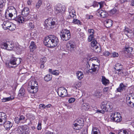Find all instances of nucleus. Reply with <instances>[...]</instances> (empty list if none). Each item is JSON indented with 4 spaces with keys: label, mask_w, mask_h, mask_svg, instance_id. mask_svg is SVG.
Masks as SVG:
<instances>
[{
    "label": "nucleus",
    "mask_w": 134,
    "mask_h": 134,
    "mask_svg": "<svg viewBox=\"0 0 134 134\" xmlns=\"http://www.w3.org/2000/svg\"><path fill=\"white\" fill-rule=\"evenodd\" d=\"M59 41L58 38L54 35H50L45 38L44 43L49 47L53 48L57 45Z\"/></svg>",
    "instance_id": "nucleus-1"
},
{
    "label": "nucleus",
    "mask_w": 134,
    "mask_h": 134,
    "mask_svg": "<svg viewBox=\"0 0 134 134\" xmlns=\"http://www.w3.org/2000/svg\"><path fill=\"white\" fill-rule=\"evenodd\" d=\"M112 103L110 102H104L102 103L100 105L101 110H97V113L104 114L105 111H110L112 108Z\"/></svg>",
    "instance_id": "nucleus-2"
},
{
    "label": "nucleus",
    "mask_w": 134,
    "mask_h": 134,
    "mask_svg": "<svg viewBox=\"0 0 134 134\" xmlns=\"http://www.w3.org/2000/svg\"><path fill=\"white\" fill-rule=\"evenodd\" d=\"M38 85L36 81H31L29 83V86L27 88V90L30 93H36L38 90Z\"/></svg>",
    "instance_id": "nucleus-3"
},
{
    "label": "nucleus",
    "mask_w": 134,
    "mask_h": 134,
    "mask_svg": "<svg viewBox=\"0 0 134 134\" xmlns=\"http://www.w3.org/2000/svg\"><path fill=\"white\" fill-rule=\"evenodd\" d=\"M56 20L51 18L47 19L44 21V26L46 29L49 30L50 29L53 28L56 24Z\"/></svg>",
    "instance_id": "nucleus-4"
},
{
    "label": "nucleus",
    "mask_w": 134,
    "mask_h": 134,
    "mask_svg": "<svg viewBox=\"0 0 134 134\" xmlns=\"http://www.w3.org/2000/svg\"><path fill=\"white\" fill-rule=\"evenodd\" d=\"M60 36L63 41L68 40L71 37V34L69 30L66 29H63L61 31Z\"/></svg>",
    "instance_id": "nucleus-5"
},
{
    "label": "nucleus",
    "mask_w": 134,
    "mask_h": 134,
    "mask_svg": "<svg viewBox=\"0 0 134 134\" xmlns=\"http://www.w3.org/2000/svg\"><path fill=\"white\" fill-rule=\"evenodd\" d=\"M14 46V44L11 42L7 41L3 42L2 44L1 47L4 49L8 51H11L13 49Z\"/></svg>",
    "instance_id": "nucleus-6"
},
{
    "label": "nucleus",
    "mask_w": 134,
    "mask_h": 134,
    "mask_svg": "<svg viewBox=\"0 0 134 134\" xmlns=\"http://www.w3.org/2000/svg\"><path fill=\"white\" fill-rule=\"evenodd\" d=\"M111 120L112 121L119 122L122 120L120 114L118 112H115L111 114L110 115Z\"/></svg>",
    "instance_id": "nucleus-7"
},
{
    "label": "nucleus",
    "mask_w": 134,
    "mask_h": 134,
    "mask_svg": "<svg viewBox=\"0 0 134 134\" xmlns=\"http://www.w3.org/2000/svg\"><path fill=\"white\" fill-rule=\"evenodd\" d=\"M55 13L57 14L59 13H62L65 10V7L60 4H58L54 7Z\"/></svg>",
    "instance_id": "nucleus-8"
},
{
    "label": "nucleus",
    "mask_w": 134,
    "mask_h": 134,
    "mask_svg": "<svg viewBox=\"0 0 134 134\" xmlns=\"http://www.w3.org/2000/svg\"><path fill=\"white\" fill-rule=\"evenodd\" d=\"M57 92L58 95L61 97H64L67 96V90L64 87H61L58 88Z\"/></svg>",
    "instance_id": "nucleus-9"
},
{
    "label": "nucleus",
    "mask_w": 134,
    "mask_h": 134,
    "mask_svg": "<svg viewBox=\"0 0 134 134\" xmlns=\"http://www.w3.org/2000/svg\"><path fill=\"white\" fill-rule=\"evenodd\" d=\"M87 65V69L88 72H95L98 69V67L97 65H96L93 64H89L88 63Z\"/></svg>",
    "instance_id": "nucleus-10"
},
{
    "label": "nucleus",
    "mask_w": 134,
    "mask_h": 134,
    "mask_svg": "<svg viewBox=\"0 0 134 134\" xmlns=\"http://www.w3.org/2000/svg\"><path fill=\"white\" fill-rule=\"evenodd\" d=\"M98 45H99V44L98 43L96 40L93 41L91 43V45L93 47V49L96 52L98 53L100 52L101 49L100 47H98Z\"/></svg>",
    "instance_id": "nucleus-11"
},
{
    "label": "nucleus",
    "mask_w": 134,
    "mask_h": 134,
    "mask_svg": "<svg viewBox=\"0 0 134 134\" xmlns=\"http://www.w3.org/2000/svg\"><path fill=\"white\" fill-rule=\"evenodd\" d=\"M75 47V43L71 41H69L66 44L67 49L71 52L74 50Z\"/></svg>",
    "instance_id": "nucleus-12"
},
{
    "label": "nucleus",
    "mask_w": 134,
    "mask_h": 134,
    "mask_svg": "<svg viewBox=\"0 0 134 134\" xmlns=\"http://www.w3.org/2000/svg\"><path fill=\"white\" fill-rule=\"evenodd\" d=\"M69 15L68 16V18L69 19L72 18L75 19L76 18L75 12L73 7H70L69 8Z\"/></svg>",
    "instance_id": "nucleus-13"
},
{
    "label": "nucleus",
    "mask_w": 134,
    "mask_h": 134,
    "mask_svg": "<svg viewBox=\"0 0 134 134\" xmlns=\"http://www.w3.org/2000/svg\"><path fill=\"white\" fill-rule=\"evenodd\" d=\"M21 59L19 58H14L12 59L10 61V64L13 65H15L14 67L17 66L21 62Z\"/></svg>",
    "instance_id": "nucleus-14"
},
{
    "label": "nucleus",
    "mask_w": 134,
    "mask_h": 134,
    "mask_svg": "<svg viewBox=\"0 0 134 134\" xmlns=\"http://www.w3.org/2000/svg\"><path fill=\"white\" fill-rule=\"evenodd\" d=\"M97 14L98 16L102 18H104L108 15V13L106 11L100 9H98L97 10Z\"/></svg>",
    "instance_id": "nucleus-15"
},
{
    "label": "nucleus",
    "mask_w": 134,
    "mask_h": 134,
    "mask_svg": "<svg viewBox=\"0 0 134 134\" xmlns=\"http://www.w3.org/2000/svg\"><path fill=\"white\" fill-rule=\"evenodd\" d=\"M2 124L3 125L5 129L7 130H9L13 125V124L9 121H6Z\"/></svg>",
    "instance_id": "nucleus-16"
},
{
    "label": "nucleus",
    "mask_w": 134,
    "mask_h": 134,
    "mask_svg": "<svg viewBox=\"0 0 134 134\" xmlns=\"http://www.w3.org/2000/svg\"><path fill=\"white\" fill-rule=\"evenodd\" d=\"M30 10L29 8L27 7H25L22 11V14L26 18L29 14Z\"/></svg>",
    "instance_id": "nucleus-17"
},
{
    "label": "nucleus",
    "mask_w": 134,
    "mask_h": 134,
    "mask_svg": "<svg viewBox=\"0 0 134 134\" xmlns=\"http://www.w3.org/2000/svg\"><path fill=\"white\" fill-rule=\"evenodd\" d=\"M7 116L6 114L3 112H0V120L2 124L6 120Z\"/></svg>",
    "instance_id": "nucleus-18"
},
{
    "label": "nucleus",
    "mask_w": 134,
    "mask_h": 134,
    "mask_svg": "<svg viewBox=\"0 0 134 134\" xmlns=\"http://www.w3.org/2000/svg\"><path fill=\"white\" fill-rule=\"evenodd\" d=\"M29 19L25 17L21 16H18V18L16 19V20L19 23H22L27 20Z\"/></svg>",
    "instance_id": "nucleus-19"
},
{
    "label": "nucleus",
    "mask_w": 134,
    "mask_h": 134,
    "mask_svg": "<svg viewBox=\"0 0 134 134\" xmlns=\"http://www.w3.org/2000/svg\"><path fill=\"white\" fill-rule=\"evenodd\" d=\"M127 86L124 85L122 83L120 84L119 87L117 89L118 92H121L125 90Z\"/></svg>",
    "instance_id": "nucleus-20"
},
{
    "label": "nucleus",
    "mask_w": 134,
    "mask_h": 134,
    "mask_svg": "<svg viewBox=\"0 0 134 134\" xmlns=\"http://www.w3.org/2000/svg\"><path fill=\"white\" fill-rule=\"evenodd\" d=\"M12 24L8 21H4L3 23V27L5 30L8 29V28H9Z\"/></svg>",
    "instance_id": "nucleus-21"
},
{
    "label": "nucleus",
    "mask_w": 134,
    "mask_h": 134,
    "mask_svg": "<svg viewBox=\"0 0 134 134\" xmlns=\"http://www.w3.org/2000/svg\"><path fill=\"white\" fill-rule=\"evenodd\" d=\"M113 21L110 19H107L104 21V24L107 27H111L113 24Z\"/></svg>",
    "instance_id": "nucleus-22"
},
{
    "label": "nucleus",
    "mask_w": 134,
    "mask_h": 134,
    "mask_svg": "<svg viewBox=\"0 0 134 134\" xmlns=\"http://www.w3.org/2000/svg\"><path fill=\"white\" fill-rule=\"evenodd\" d=\"M133 50V48L129 47H126L125 49L123 51L125 53H128L129 54H131V52Z\"/></svg>",
    "instance_id": "nucleus-23"
},
{
    "label": "nucleus",
    "mask_w": 134,
    "mask_h": 134,
    "mask_svg": "<svg viewBox=\"0 0 134 134\" xmlns=\"http://www.w3.org/2000/svg\"><path fill=\"white\" fill-rule=\"evenodd\" d=\"M11 10L12 11L11 12H15V13H14V15H15L16 16V15H17V12L16 9L13 6H11L9 7L6 10V12H8V13H9L11 12Z\"/></svg>",
    "instance_id": "nucleus-24"
},
{
    "label": "nucleus",
    "mask_w": 134,
    "mask_h": 134,
    "mask_svg": "<svg viewBox=\"0 0 134 134\" xmlns=\"http://www.w3.org/2000/svg\"><path fill=\"white\" fill-rule=\"evenodd\" d=\"M24 126H20L18 127L16 130L17 132L19 134H23L24 133L23 130Z\"/></svg>",
    "instance_id": "nucleus-25"
},
{
    "label": "nucleus",
    "mask_w": 134,
    "mask_h": 134,
    "mask_svg": "<svg viewBox=\"0 0 134 134\" xmlns=\"http://www.w3.org/2000/svg\"><path fill=\"white\" fill-rule=\"evenodd\" d=\"M90 106L89 104L87 103H83L82 104L81 109L82 110H87L89 109Z\"/></svg>",
    "instance_id": "nucleus-26"
},
{
    "label": "nucleus",
    "mask_w": 134,
    "mask_h": 134,
    "mask_svg": "<svg viewBox=\"0 0 134 134\" xmlns=\"http://www.w3.org/2000/svg\"><path fill=\"white\" fill-rule=\"evenodd\" d=\"M25 91L24 88H21L19 91L18 95L20 97H23L25 96Z\"/></svg>",
    "instance_id": "nucleus-27"
},
{
    "label": "nucleus",
    "mask_w": 134,
    "mask_h": 134,
    "mask_svg": "<svg viewBox=\"0 0 134 134\" xmlns=\"http://www.w3.org/2000/svg\"><path fill=\"white\" fill-rule=\"evenodd\" d=\"M76 74L77 78L79 80H81L84 76L83 73L80 71H77Z\"/></svg>",
    "instance_id": "nucleus-28"
},
{
    "label": "nucleus",
    "mask_w": 134,
    "mask_h": 134,
    "mask_svg": "<svg viewBox=\"0 0 134 134\" xmlns=\"http://www.w3.org/2000/svg\"><path fill=\"white\" fill-rule=\"evenodd\" d=\"M82 127V126H80V125L75 123L73 124L72 126L73 129L76 130H79Z\"/></svg>",
    "instance_id": "nucleus-29"
},
{
    "label": "nucleus",
    "mask_w": 134,
    "mask_h": 134,
    "mask_svg": "<svg viewBox=\"0 0 134 134\" xmlns=\"http://www.w3.org/2000/svg\"><path fill=\"white\" fill-rule=\"evenodd\" d=\"M52 78V75L49 74H47L44 77V80L45 81L48 82L51 81Z\"/></svg>",
    "instance_id": "nucleus-30"
},
{
    "label": "nucleus",
    "mask_w": 134,
    "mask_h": 134,
    "mask_svg": "<svg viewBox=\"0 0 134 134\" xmlns=\"http://www.w3.org/2000/svg\"><path fill=\"white\" fill-rule=\"evenodd\" d=\"M29 48L31 51L32 52L36 48V46L34 42L32 41L31 42Z\"/></svg>",
    "instance_id": "nucleus-31"
},
{
    "label": "nucleus",
    "mask_w": 134,
    "mask_h": 134,
    "mask_svg": "<svg viewBox=\"0 0 134 134\" xmlns=\"http://www.w3.org/2000/svg\"><path fill=\"white\" fill-rule=\"evenodd\" d=\"M115 70L116 71L118 70H123V68L122 66L120 63H118L116 64L115 67H114Z\"/></svg>",
    "instance_id": "nucleus-32"
},
{
    "label": "nucleus",
    "mask_w": 134,
    "mask_h": 134,
    "mask_svg": "<svg viewBox=\"0 0 134 134\" xmlns=\"http://www.w3.org/2000/svg\"><path fill=\"white\" fill-rule=\"evenodd\" d=\"M81 86V82L79 81H76L73 85L72 87L74 88V89H77L78 87H80Z\"/></svg>",
    "instance_id": "nucleus-33"
},
{
    "label": "nucleus",
    "mask_w": 134,
    "mask_h": 134,
    "mask_svg": "<svg viewBox=\"0 0 134 134\" xmlns=\"http://www.w3.org/2000/svg\"><path fill=\"white\" fill-rule=\"evenodd\" d=\"M14 97L13 96H10L9 97L7 98H3L2 99V101L3 102H5L7 101L11 100L14 99Z\"/></svg>",
    "instance_id": "nucleus-34"
},
{
    "label": "nucleus",
    "mask_w": 134,
    "mask_h": 134,
    "mask_svg": "<svg viewBox=\"0 0 134 134\" xmlns=\"http://www.w3.org/2000/svg\"><path fill=\"white\" fill-rule=\"evenodd\" d=\"M83 120L82 119H78L74 123L77 124L79 125H80V126H82L83 124Z\"/></svg>",
    "instance_id": "nucleus-35"
},
{
    "label": "nucleus",
    "mask_w": 134,
    "mask_h": 134,
    "mask_svg": "<svg viewBox=\"0 0 134 134\" xmlns=\"http://www.w3.org/2000/svg\"><path fill=\"white\" fill-rule=\"evenodd\" d=\"M19 118L20 123H24L26 122L27 119L24 116L21 115L20 116Z\"/></svg>",
    "instance_id": "nucleus-36"
},
{
    "label": "nucleus",
    "mask_w": 134,
    "mask_h": 134,
    "mask_svg": "<svg viewBox=\"0 0 134 134\" xmlns=\"http://www.w3.org/2000/svg\"><path fill=\"white\" fill-rule=\"evenodd\" d=\"M118 134H130V133H129L127 130L121 129L119 131Z\"/></svg>",
    "instance_id": "nucleus-37"
},
{
    "label": "nucleus",
    "mask_w": 134,
    "mask_h": 134,
    "mask_svg": "<svg viewBox=\"0 0 134 134\" xmlns=\"http://www.w3.org/2000/svg\"><path fill=\"white\" fill-rule=\"evenodd\" d=\"M91 134H100V133L97 128L94 127L92 129Z\"/></svg>",
    "instance_id": "nucleus-38"
},
{
    "label": "nucleus",
    "mask_w": 134,
    "mask_h": 134,
    "mask_svg": "<svg viewBox=\"0 0 134 134\" xmlns=\"http://www.w3.org/2000/svg\"><path fill=\"white\" fill-rule=\"evenodd\" d=\"M94 94L95 97L99 98H100L102 95L101 92L99 91H95Z\"/></svg>",
    "instance_id": "nucleus-39"
},
{
    "label": "nucleus",
    "mask_w": 134,
    "mask_h": 134,
    "mask_svg": "<svg viewBox=\"0 0 134 134\" xmlns=\"http://www.w3.org/2000/svg\"><path fill=\"white\" fill-rule=\"evenodd\" d=\"M46 8L48 11L50 13H51L53 11L52 8H51L49 3H48L47 4Z\"/></svg>",
    "instance_id": "nucleus-40"
},
{
    "label": "nucleus",
    "mask_w": 134,
    "mask_h": 134,
    "mask_svg": "<svg viewBox=\"0 0 134 134\" xmlns=\"http://www.w3.org/2000/svg\"><path fill=\"white\" fill-rule=\"evenodd\" d=\"M102 82L103 84L106 85L109 82V81L106 79L105 77H103L102 78Z\"/></svg>",
    "instance_id": "nucleus-41"
},
{
    "label": "nucleus",
    "mask_w": 134,
    "mask_h": 134,
    "mask_svg": "<svg viewBox=\"0 0 134 134\" xmlns=\"http://www.w3.org/2000/svg\"><path fill=\"white\" fill-rule=\"evenodd\" d=\"M94 40H96L94 38V35H90L88 37V41L89 42L92 41Z\"/></svg>",
    "instance_id": "nucleus-42"
},
{
    "label": "nucleus",
    "mask_w": 134,
    "mask_h": 134,
    "mask_svg": "<svg viewBox=\"0 0 134 134\" xmlns=\"http://www.w3.org/2000/svg\"><path fill=\"white\" fill-rule=\"evenodd\" d=\"M42 4V2L41 0H39L36 3L35 7L36 9H38Z\"/></svg>",
    "instance_id": "nucleus-43"
},
{
    "label": "nucleus",
    "mask_w": 134,
    "mask_h": 134,
    "mask_svg": "<svg viewBox=\"0 0 134 134\" xmlns=\"http://www.w3.org/2000/svg\"><path fill=\"white\" fill-rule=\"evenodd\" d=\"M23 129L24 133L25 134H29V133L30 131L26 126H24Z\"/></svg>",
    "instance_id": "nucleus-44"
},
{
    "label": "nucleus",
    "mask_w": 134,
    "mask_h": 134,
    "mask_svg": "<svg viewBox=\"0 0 134 134\" xmlns=\"http://www.w3.org/2000/svg\"><path fill=\"white\" fill-rule=\"evenodd\" d=\"M124 31L126 33H131L132 32V30L126 27H125V29L124 30Z\"/></svg>",
    "instance_id": "nucleus-45"
},
{
    "label": "nucleus",
    "mask_w": 134,
    "mask_h": 134,
    "mask_svg": "<svg viewBox=\"0 0 134 134\" xmlns=\"http://www.w3.org/2000/svg\"><path fill=\"white\" fill-rule=\"evenodd\" d=\"M15 13L14 12H9V13H8V12H5V16H6L7 15H9V17L10 18H11L13 16V14H14V13Z\"/></svg>",
    "instance_id": "nucleus-46"
},
{
    "label": "nucleus",
    "mask_w": 134,
    "mask_h": 134,
    "mask_svg": "<svg viewBox=\"0 0 134 134\" xmlns=\"http://www.w3.org/2000/svg\"><path fill=\"white\" fill-rule=\"evenodd\" d=\"M15 28L16 26L15 25L12 23V24H11L10 26L9 27V28H8V29L10 31H13L15 30Z\"/></svg>",
    "instance_id": "nucleus-47"
},
{
    "label": "nucleus",
    "mask_w": 134,
    "mask_h": 134,
    "mask_svg": "<svg viewBox=\"0 0 134 134\" xmlns=\"http://www.w3.org/2000/svg\"><path fill=\"white\" fill-rule=\"evenodd\" d=\"M47 61V59L46 57H43L41 58L40 59V63L44 64Z\"/></svg>",
    "instance_id": "nucleus-48"
},
{
    "label": "nucleus",
    "mask_w": 134,
    "mask_h": 134,
    "mask_svg": "<svg viewBox=\"0 0 134 134\" xmlns=\"http://www.w3.org/2000/svg\"><path fill=\"white\" fill-rule=\"evenodd\" d=\"M73 19V20L72 21L73 23H74L75 24H77L81 25V23L80 20L77 19H75V18Z\"/></svg>",
    "instance_id": "nucleus-49"
},
{
    "label": "nucleus",
    "mask_w": 134,
    "mask_h": 134,
    "mask_svg": "<svg viewBox=\"0 0 134 134\" xmlns=\"http://www.w3.org/2000/svg\"><path fill=\"white\" fill-rule=\"evenodd\" d=\"M117 10L114 8L113 9L111 10L110 11V13L111 15H113L115 14L117 12Z\"/></svg>",
    "instance_id": "nucleus-50"
},
{
    "label": "nucleus",
    "mask_w": 134,
    "mask_h": 134,
    "mask_svg": "<svg viewBox=\"0 0 134 134\" xmlns=\"http://www.w3.org/2000/svg\"><path fill=\"white\" fill-rule=\"evenodd\" d=\"M131 97L127 96L126 97V103L128 104H131V101L130 100Z\"/></svg>",
    "instance_id": "nucleus-51"
},
{
    "label": "nucleus",
    "mask_w": 134,
    "mask_h": 134,
    "mask_svg": "<svg viewBox=\"0 0 134 134\" xmlns=\"http://www.w3.org/2000/svg\"><path fill=\"white\" fill-rule=\"evenodd\" d=\"M88 32L90 35H94V30L92 29H88Z\"/></svg>",
    "instance_id": "nucleus-52"
},
{
    "label": "nucleus",
    "mask_w": 134,
    "mask_h": 134,
    "mask_svg": "<svg viewBox=\"0 0 134 134\" xmlns=\"http://www.w3.org/2000/svg\"><path fill=\"white\" fill-rule=\"evenodd\" d=\"M90 60L93 61V60L96 61L97 62H98V63L100 62V61L98 60L97 58L96 57H93L90 59Z\"/></svg>",
    "instance_id": "nucleus-53"
},
{
    "label": "nucleus",
    "mask_w": 134,
    "mask_h": 134,
    "mask_svg": "<svg viewBox=\"0 0 134 134\" xmlns=\"http://www.w3.org/2000/svg\"><path fill=\"white\" fill-rule=\"evenodd\" d=\"M52 74L55 75H58L59 74V72L58 70H54L53 71Z\"/></svg>",
    "instance_id": "nucleus-54"
},
{
    "label": "nucleus",
    "mask_w": 134,
    "mask_h": 134,
    "mask_svg": "<svg viewBox=\"0 0 134 134\" xmlns=\"http://www.w3.org/2000/svg\"><path fill=\"white\" fill-rule=\"evenodd\" d=\"M118 55L119 54L117 53L114 52L112 54V55H111V56L113 57H118Z\"/></svg>",
    "instance_id": "nucleus-55"
},
{
    "label": "nucleus",
    "mask_w": 134,
    "mask_h": 134,
    "mask_svg": "<svg viewBox=\"0 0 134 134\" xmlns=\"http://www.w3.org/2000/svg\"><path fill=\"white\" fill-rule=\"evenodd\" d=\"M29 26L31 29H33L34 27V24L31 22H30L29 24Z\"/></svg>",
    "instance_id": "nucleus-56"
},
{
    "label": "nucleus",
    "mask_w": 134,
    "mask_h": 134,
    "mask_svg": "<svg viewBox=\"0 0 134 134\" xmlns=\"http://www.w3.org/2000/svg\"><path fill=\"white\" fill-rule=\"evenodd\" d=\"M14 121L17 124L20 123L19 118L18 117H15L14 119Z\"/></svg>",
    "instance_id": "nucleus-57"
},
{
    "label": "nucleus",
    "mask_w": 134,
    "mask_h": 134,
    "mask_svg": "<svg viewBox=\"0 0 134 134\" xmlns=\"http://www.w3.org/2000/svg\"><path fill=\"white\" fill-rule=\"evenodd\" d=\"M37 129L38 130H40L41 129V123L39 122L37 126Z\"/></svg>",
    "instance_id": "nucleus-58"
},
{
    "label": "nucleus",
    "mask_w": 134,
    "mask_h": 134,
    "mask_svg": "<svg viewBox=\"0 0 134 134\" xmlns=\"http://www.w3.org/2000/svg\"><path fill=\"white\" fill-rule=\"evenodd\" d=\"M103 54L105 56H108L109 55V54H111L109 52L107 51H106L104 52Z\"/></svg>",
    "instance_id": "nucleus-59"
},
{
    "label": "nucleus",
    "mask_w": 134,
    "mask_h": 134,
    "mask_svg": "<svg viewBox=\"0 0 134 134\" xmlns=\"http://www.w3.org/2000/svg\"><path fill=\"white\" fill-rule=\"evenodd\" d=\"M75 100L74 98H71L68 100V102L70 103H71L73 102Z\"/></svg>",
    "instance_id": "nucleus-60"
},
{
    "label": "nucleus",
    "mask_w": 134,
    "mask_h": 134,
    "mask_svg": "<svg viewBox=\"0 0 134 134\" xmlns=\"http://www.w3.org/2000/svg\"><path fill=\"white\" fill-rule=\"evenodd\" d=\"M104 3V2L103 1H102L98 3V4H99L100 5V8H102L103 7Z\"/></svg>",
    "instance_id": "nucleus-61"
},
{
    "label": "nucleus",
    "mask_w": 134,
    "mask_h": 134,
    "mask_svg": "<svg viewBox=\"0 0 134 134\" xmlns=\"http://www.w3.org/2000/svg\"><path fill=\"white\" fill-rule=\"evenodd\" d=\"M122 70H120L117 71H118L117 73L119 75H122L123 74V72L122 71Z\"/></svg>",
    "instance_id": "nucleus-62"
},
{
    "label": "nucleus",
    "mask_w": 134,
    "mask_h": 134,
    "mask_svg": "<svg viewBox=\"0 0 134 134\" xmlns=\"http://www.w3.org/2000/svg\"><path fill=\"white\" fill-rule=\"evenodd\" d=\"M81 134H88L87 130V129H85L82 131Z\"/></svg>",
    "instance_id": "nucleus-63"
},
{
    "label": "nucleus",
    "mask_w": 134,
    "mask_h": 134,
    "mask_svg": "<svg viewBox=\"0 0 134 134\" xmlns=\"http://www.w3.org/2000/svg\"><path fill=\"white\" fill-rule=\"evenodd\" d=\"M40 108H42L43 109H46V105H44V104H40L39 105Z\"/></svg>",
    "instance_id": "nucleus-64"
}]
</instances>
